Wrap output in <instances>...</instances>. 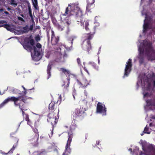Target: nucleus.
Returning a JSON list of instances; mask_svg holds the SVG:
<instances>
[{
  "label": "nucleus",
  "mask_w": 155,
  "mask_h": 155,
  "mask_svg": "<svg viewBox=\"0 0 155 155\" xmlns=\"http://www.w3.org/2000/svg\"><path fill=\"white\" fill-rule=\"evenodd\" d=\"M62 15L64 16H74L78 24L81 26H84V25L86 30H89L88 27L89 21L84 17L82 10L78 7H76L75 8L73 9L71 8V5H68V7L66 8L64 13Z\"/></svg>",
  "instance_id": "nucleus-1"
},
{
  "label": "nucleus",
  "mask_w": 155,
  "mask_h": 155,
  "mask_svg": "<svg viewBox=\"0 0 155 155\" xmlns=\"http://www.w3.org/2000/svg\"><path fill=\"white\" fill-rule=\"evenodd\" d=\"M144 50H145V54L149 60H153L155 58L154 56L155 51L152 47V44L146 40H144L143 41L142 46H140L138 48L139 51L138 58L139 59L140 63L141 64L143 63L144 61Z\"/></svg>",
  "instance_id": "nucleus-2"
},
{
  "label": "nucleus",
  "mask_w": 155,
  "mask_h": 155,
  "mask_svg": "<svg viewBox=\"0 0 155 155\" xmlns=\"http://www.w3.org/2000/svg\"><path fill=\"white\" fill-rule=\"evenodd\" d=\"M28 97L25 95H20L18 97H8L5 99L1 104H0V109L2 108L6 103L9 101H13L16 106H19V108L21 110H27L25 105L23 104L21 105V102L22 101L24 103H26Z\"/></svg>",
  "instance_id": "nucleus-3"
},
{
  "label": "nucleus",
  "mask_w": 155,
  "mask_h": 155,
  "mask_svg": "<svg viewBox=\"0 0 155 155\" xmlns=\"http://www.w3.org/2000/svg\"><path fill=\"white\" fill-rule=\"evenodd\" d=\"M32 38L31 35L29 37L25 38L24 40V43L22 45L24 48L28 51L31 52L33 49L34 56L38 57L40 55L39 49L34 46L35 42Z\"/></svg>",
  "instance_id": "nucleus-4"
},
{
  "label": "nucleus",
  "mask_w": 155,
  "mask_h": 155,
  "mask_svg": "<svg viewBox=\"0 0 155 155\" xmlns=\"http://www.w3.org/2000/svg\"><path fill=\"white\" fill-rule=\"evenodd\" d=\"M76 128V126L73 125H72L70 127V131L68 132V139L65 146V150L63 153V155H69L71 152V150L70 147L72 138L73 137V132L75 130Z\"/></svg>",
  "instance_id": "nucleus-5"
},
{
  "label": "nucleus",
  "mask_w": 155,
  "mask_h": 155,
  "mask_svg": "<svg viewBox=\"0 0 155 155\" xmlns=\"http://www.w3.org/2000/svg\"><path fill=\"white\" fill-rule=\"evenodd\" d=\"M86 111L85 108L83 107L75 109L73 114L74 120H76L78 118L80 119L84 118L87 115Z\"/></svg>",
  "instance_id": "nucleus-6"
},
{
  "label": "nucleus",
  "mask_w": 155,
  "mask_h": 155,
  "mask_svg": "<svg viewBox=\"0 0 155 155\" xmlns=\"http://www.w3.org/2000/svg\"><path fill=\"white\" fill-rule=\"evenodd\" d=\"M10 137H11V143L12 144H13V145L12 148L6 154H7V153H13V151L17 147L18 145V138L15 136V135L14 134H11Z\"/></svg>",
  "instance_id": "nucleus-7"
},
{
  "label": "nucleus",
  "mask_w": 155,
  "mask_h": 155,
  "mask_svg": "<svg viewBox=\"0 0 155 155\" xmlns=\"http://www.w3.org/2000/svg\"><path fill=\"white\" fill-rule=\"evenodd\" d=\"M96 112L97 113L102 114L103 116L106 115L107 108L104 104L98 102L97 105Z\"/></svg>",
  "instance_id": "nucleus-8"
},
{
  "label": "nucleus",
  "mask_w": 155,
  "mask_h": 155,
  "mask_svg": "<svg viewBox=\"0 0 155 155\" xmlns=\"http://www.w3.org/2000/svg\"><path fill=\"white\" fill-rule=\"evenodd\" d=\"M143 150L147 155H155V147L152 144L147 145L146 148L143 147Z\"/></svg>",
  "instance_id": "nucleus-9"
},
{
  "label": "nucleus",
  "mask_w": 155,
  "mask_h": 155,
  "mask_svg": "<svg viewBox=\"0 0 155 155\" xmlns=\"http://www.w3.org/2000/svg\"><path fill=\"white\" fill-rule=\"evenodd\" d=\"M48 118L47 119L48 121L51 123L52 127H54L57 123L59 116L58 115L54 117V114L53 113H49L48 115Z\"/></svg>",
  "instance_id": "nucleus-10"
},
{
  "label": "nucleus",
  "mask_w": 155,
  "mask_h": 155,
  "mask_svg": "<svg viewBox=\"0 0 155 155\" xmlns=\"http://www.w3.org/2000/svg\"><path fill=\"white\" fill-rule=\"evenodd\" d=\"M132 66V60L130 59L126 63V65L125 69L124 77H127L128 76L131 70Z\"/></svg>",
  "instance_id": "nucleus-11"
},
{
  "label": "nucleus",
  "mask_w": 155,
  "mask_h": 155,
  "mask_svg": "<svg viewBox=\"0 0 155 155\" xmlns=\"http://www.w3.org/2000/svg\"><path fill=\"white\" fill-rule=\"evenodd\" d=\"M39 139V134H32L29 137V141L33 146H36L38 143V140Z\"/></svg>",
  "instance_id": "nucleus-12"
},
{
  "label": "nucleus",
  "mask_w": 155,
  "mask_h": 155,
  "mask_svg": "<svg viewBox=\"0 0 155 155\" xmlns=\"http://www.w3.org/2000/svg\"><path fill=\"white\" fill-rule=\"evenodd\" d=\"M152 20V18L151 17L146 16L143 25L144 31H146L149 28L150 24Z\"/></svg>",
  "instance_id": "nucleus-13"
},
{
  "label": "nucleus",
  "mask_w": 155,
  "mask_h": 155,
  "mask_svg": "<svg viewBox=\"0 0 155 155\" xmlns=\"http://www.w3.org/2000/svg\"><path fill=\"white\" fill-rule=\"evenodd\" d=\"M59 40V37L55 36L54 31L53 30H51V42L52 45H55L58 44V42Z\"/></svg>",
  "instance_id": "nucleus-14"
},
{
  "label": "nucleus",
  "mask_w": 155,
  "mask_h": 155,
  "mask_svg": "<svg viewBox=\"0 0 155 155\" xmlns=\"http://www.w3.org/2000/svg\"><path fill=\"white\" fill-rule=\"evenodd\" d=\"M82 48L84 50L87 51L88 53H89L92 49L91 42L84 41L82 45Z\"/></svg>",
  "instance_id": "nucleus-15"
},
{
  "label": "nucleus",
  "mask_w": 155,
  "mask_h": 155,
  "mask_svg": "<svg viewBox=\"0 0 155 155\" xmlns=\"http://www.w3.org/2000/svg\"><path fill=\"white\" fill-rule=\"evenodd\" d=\"M77 81L78 84L83 88H85L89 85V82L87 81L86 78H81L80 81L77 79Z\"/></svg>",
  "instance_id": "nucleus-16"
},
{
  "label": "nucleus",
  "mask_w": 155,
  "mask_h": 155,
  "mask_svg": "<svg viewBox=\"0 0 155 155\" xmlns=\"http://www.w3.org/2000/svg\"><path fill=\"white\" fill-rule=\"evenodd\" d=\"M53 23L55 27L59 31H61L64 30L65 28V25H64L63 21H61L60 24L57 22V21H54Z\"/></svg>",
  "instance_id": "nucleus-17"
},
{
  "label": "nucleus",
  "mask_w": 155,
  "mask_h": 155,
  "mask_svg": "<svg viewBox=\"0 0 155 155\" xmlns=\"http://www.w3.org/2000/svg\"><path fill=\"white\" fill-rule=\"evenodd\" d=\"M34 27V25L32 24L31 25L29 28H28V26L27 25L25 26L23 28V29H21L20 31L22 34L28 33L29 31H32Z\"/></svg>",
  "instance_id": "nucleus-18"
},
{
  "label": "nucleus",
  "mask_w": 155,
  "mask_h": 155,
  "mask_svg": "<svg viewBox=\"0 0 155 155\" xmlns=\"http://www.w3.org/2000/svg\"><path fill=\"white\" fill-rule=\"evenodd\" d=\"M61 70L66 75L67 77L74 78L76 77L75 74L71 73V71L62 68Z\"/></svg>",
  "instance_id": "nucleus-19"
},
{
  "label": "nucleus",
  "mask_w": 155,
  "mask_h": 155,
  "mask_svg": "<svg viewBox=\"0 0 155 155\" xmlns=\"http://www.w3.org/2000/svg\"><path fill=\"white\" fill-rule=\"evenodd\" d=\"M88 26V27L89 29V30L87 31H90V33L87 34V35H88L87 37H86V38L84 40V41H85L88 42H91L90 40H91L94 37V35L95 33V32H94L93 33L91 31H90V28H89L88 26ZM87 31V30H86Z\"/></svg>",
  "instance_id": "nucleus-20"
},
{
  "label": "nucleus",
  "mask_w": 155,
  "mask_h": 155,
  "mask_svg": "<svg viewBox=\"0 0 155 155\" xmlns=\"http://www.w3.org/2000/svg\"><path fill=\"white\" fill-rule=\"evenodd\" d=\"M69 81V78H65L62 81V86L63 87L65 86L64 87L67 89L70 83Z\"/></svg>",
  "instance_id": "nucleus-21"
},
{
  "label": "nucleus",
  "mask_w": 155,
  "mask_h": 155,
  "mask_svg": "<svg viewBox=\"0 0 155 155\" xmlns=\"http://www.w3.org/2000/svg\"><path fill=\"white\" fill-rule=\"evenodd\" d=\"M52 65L53 64L51 63H50L48 65L47 72L48 75V78H50L51 76L50 71L51 69Z\"/></svg>",
  "instance_id": "nucleus-22"
},
{
  "label": "nucleus",
  "mask_w": 155,
  "mask_h": 155,
  "mask_svg": "<svg viewBox=\"0 0 155 155\" xmlns=\"http://www.w3.org/2000/svg\"><path fill=\"white\" fill-rule=\"evenodd\" d=\"M31 1L34 9L36 10H39V7L38 5V0H31Z\"/></svg>",
  "instance_id": "nucleus-23"
},
{
  "label": "nucleus",
  "mask_w": 155,
  "mask_h": 155,
  "mask_svg": "<svg viewBox=\"0 0 155 155\" xmlns=\"http://www.w3.org/2000/svg\"><path fill=\"white\" fill-rule=\"evenodd\" d=\"M62 21L64 24H66L68 26H69L71 24V20L68 17H67L64 19L63 21Z\"/></svg>",
  "instance_id": "nucleus-24"
},
{
  "label": "nucleus",
  "mask_w": 155,
  "mask_h": 155,
  "mask_svg": "<svg viewBox=\"0 0 155 155\" xmlns=\"http://www.w3.org/2000/svg\"><path fill=\"white\" fill-rule=\"evenodd\" d=\"M55 103L54 102H51L49 105V109L51 110H53L55 107Z\"/></svg>",
  "instance_id": "nucleus-25"
},
{
  "label": "nucleus",
  "mask_w": 155,
  "mask_h": 155,
  "mask_svg": "<svg viewBox=\"0 0 155 155\" xmlns=\"http://www.w3.org/2000/svg\"><path fill=\"white\" fill-rule=\"evenodd\" d=\"M93 5V3H88L87 5L86 8V11L87 12H91V7L92 5Z\"/></svg>",
  "instance_id": "nucleus-26"
},
{
  "label": "nucleus",
  "mask_w": 155,
  "mask_h": 155,
  "mask_svg": "<svg viewBox=\"0 0 155 155\" xmlns=\"http://www.w3.org/2000/svg\"><path fill=\"white\" fill-rule=\"evenodd\" d=\"M37 155H47L46 152L44 150H41L37 152Z\"/></svg>",
  "instance_id": "nucleus-27"
},
{
  "label": "nucleus",
  "mask_w": 155,
  "mask_h": 155,
  "mask_svg": "<svg viewBox=\"0 0 155 155\" xmlns=\"http://www.w3.org/2000/svg\"><path fill=\"white\" fill-rule=\"evenodd\" d=\"M25 120L27 121V124L30 125L31 126V123L30 120V119L29 118V116L28 114H25Z\"/></svg>",
  "instance_id": "nucleus-28"
},
{
  "label": "nucleus",
  "mask_w": 155,
  "mask_h": 155,
  "mask_svg": "<svg viewBox=\"0 0 155 155\" xmlns=\"http://www.w3.org/2000/svg\"><path fill=\"white\" fill-rule=\"evenodd\" d=\"M147 104L149 106H155V101L152 102L151 100H147Z\"/></svg>",
  "instance_id": "nucleus-29"
},
{
  "label": "nucleus",
  "mask_w": 155,
  "mask_h": 155,
  "mask_svg": "<svg viewBox=\"0 0 155 155\" xmlns=\"http://www.w3.org/2000/svg\"><path fill=\"white\" fill-rule=\"evenodd\" d=\"M11 25L8 24H4V27L6 28L8 30L10 31L12 29Z\"/></svg>",
  "instance_id": "nucleus-30"
},
{
  "label": "nucleus",
  "mask_w": 155,
  "mask_h": 155,
  "mask_svg": "<svg viewBox=\"0 0 155 155\" xmlns=\"http://www.w3.org/2000/svg\"><path fill=\"white\" fill-rule=\"evenodd\" d=\"M27 3L28 12H32V9L31 8V5L30 3L28 1L27 2Z\"/></svg>",
  "instance_id": "nucleus-31"
},
{
  "label": "nucleus",
  "mask_w": 155,
  "mask_h": 155,
  "mask_svg": "<svg viewBox=\"0 0 155 155\" xmlns=\"http://www.w3.org/2000/svg\"><path fill=\"white\" fill-rule=\"evenodd\" d=\"M10 4L13 5L14 7H15L17 5V3L15 0H11Z\"/></svg>",
  "instance_id": "nucleus-32"
},
{
  "label": "nucleus",
  "mask_w": 155,
  "mask_h": 155,
  "mask_svg": "<svg viewBox=\"0 0 155 155\" xmlns=\"http://www.w3.org/2000/svg\"><path fill=\"white\" fill-rule=\"evenodd\" d=\"M28 14L30 17V18H31V21L33 23L32 24H33V25H34V24H35V21H34V19L33 17V15L32 14V12H28Z\"/></svg>",
  "instance_id": "nucleus-33"
},
{
  "label": "nucleus",
  "mask_w": 155,
  "mask_h": 155,
  "mask_svg": "<svg viewBox=\"0 0 155 155\" xmlns=\"http://www.w3.org/2000/svg\"><path fill=\"white\" fill-rule=\"evenodd\" d=\"M7 22L6 21L2 20L0 21V27H4V24L6 23Z\"/></svg>",
  "instance_id": "nucleus-34"
},
{
  "label": "nucleus",
  "mask_w": 155,
  "mask_h": 155,
  "mask_svg": "<svg viewBox=\"0 0 155 155\" xmlns=\"http://www.w3.org/2000/svg\"><path fill=\"white\" fill-rule=\"evenodd\" d=\"M150 78H147V79H145V80L147 81L146 83H147V90H149L151 84L150 83L148 82L149 81V79Z\"/></svg>",
  "instance_id": "nucleus-35"
},
{
  "label": "nucleus",
  "mask_w": 155,
  "mask_h": 155,
  "mask_svg": "<svg viewBox=\"0 0 155 155\" xmlns=\"http://www.w3.org/2000/svg\"><path fill=\"white\" fill-rule=\"evenodd\" d=\"M149 130V128L148 127H147L146 126L144 128V132L145 133V134H149L150 133V132H148V130Z\"/></svg>",
  "instance_id": "nucleus-36"
},
{
  "label": "nucleus",
  "mask_w": 155,
  "mask_h": 155,
  "mask_svg": "<svg viewBox=\"0 0 155 155\" xmlns=\"http://www.w3.org/2000/svg\"><path fill=\"white\" fill-rule=\"evenodd\" d=\"M35 39L37 41H38L40 40L41 38L40 37V36H39V35H37L35 37Z\"/></svg>",
  "instance_id": "nucleus-37"
},
{
  "label": "nucleus",
  "mask_w": 155,
  "mask_h": 155,
  "mask_svg": "<svg viewBox=\"0 0 155 155\" xmlns=\"http://www.w3.org/2000/svg\"><path fill=\"white\" fill-rule=\"evenodd\" d=\"M58 58H56L55 59V61L57 62H60L61 61V57L60 55L58 56Z\"/></svg>",
  "instance_id": "nucleus-38"
},
{
  "label": "nucleus",
  "mask_w": 155,
  "mask_h": 155,
  "mask_svg": "<svg viewBox=\"0 0 155 155\" xmlns=\"http://www.w3.org/2000/svg\"><path fill=\"white\" fill-rule=\"evenodd\" d=\"M33 131L35 133L34 134H38V130L36 128H34L33 129Z\"/></svg>",
  "instance_id": "nucleus-39"
},
{
  "label": "nucleus",
  "mask_w": 155,
  "mask_h": 155,
  "mask_svg": "<svg viewBox=\"0 0 155 155\" xmlns=\"http://www.w3.org/2000/svg\"><path fill=\"white\" fill-rule=\"evenodd\" d=\"M36 47L40 49L41 48V45L40 43H38L36 45Z\"/></svg>",
  "instance_id": "nucleus-40"
},
{
  "label": "nucleus",
  "mask_w": 155,
  "mask_h": 155,
  "mask_svg": "<svg viewBox=\"0 0 155 155\" xmlns=\"http://www.w3.org/2000/svg\"><path fill=\"white\" fill-rule=\"evenodd\" d=\"M77 62L78 64H81V59L80 58H78L77 59Z\"/></svg>",
  "instance_id": "nucleus-41"
},
{
  "label": "nucleus",
  "mask_w": 155,
  "mask_h": 155,
  "mask_svg": "<svg viewBox=\"0 0 155 155\" xmlns=\"http://www.w3.org/2000/svg\"><path fill=\"white\" fill-rule=\"evenodd\" d=\"M74 39L73 38H70L69 39V40H68L72 44L73 43V41L74 40Z\"/></svg>",
  "instance_id": "nucleus-42"
},
{
  "label": "nucleus",
  "mask_w": 155,
  "mask_h": 155,
  "mask_svg": "<svg viewBox=\"0 0 155 155\" xmlns=\"http://www.w3.org/2000/svg\"><path fill=\"white\" fill-rule=\"evenodd\" d=\"M18 20H19L21 21H24V20L23 18L21 17H18Z\"/></svg>",
  "instance_id": "nucleus-43"
},
{
  "label": "nucleus",
  "mask_w": 155,
  "mask_h": 155,
  "mask_svg": "<svg viewBox=\"0 0 155 155\" xmlns=\"http://www.w3.org/2000/svg\"><path fill=\"white\" fill-rule=\"evenodd\" d=\"M93 67L96 69H97L98 67V66H97L94 63L93 64Z\"/></svg>",
  "instance_id": "nucleus-44"
},
{
  "label": "nucleus",
  "mask_w": 155,
  "mask_h": 155,
  "mask_svg": "<svg viewBox=\"0 0 155 155\" xmlns=\"http://www.w3.org/2000/svg\"><path fill=\"white\" fill-rule=\"evenodd\" d=\"M9 88H11V90L13 92H14L15 89H14V87H9Z\"/></svg>",
  "instance_id": "nucleus-45"
},
{
  "label": "nucleus",
  "mask_w": 155,
  "mask_h": 155,
  "mask_svg": "<svg viewBox=\"0 0 155 155\" xmlns=\"http://www.w3.org/2000/svg\"><path fill=\"white\" fill-rule=\"evenodd\" d=\"M4 13H5V14H6V15H8L9 14V13L8 12H7V11L4 12Z\"/></svg>",
  "instance_id": "nucleus-46"
},
{
  "label": "nucleus",
  "mask_w": 155,
  "mask_h": 155,
  "mask_svg": "<svg viewBox=\"0 0 155 155\" xmlns=\"http://www.w3.org/2000/svg\"><path fill=\"white\" fill-rule=\"evenodd\" d=\"M27 93V92L26 91V90H25V91L24 92V95H25Z\"/></svg>",
  "instance_id": "nucleus-47"
},
{
  "label": "nucleus",
  "mask_w": 155,
  "mask_h": 155,
  "mask_svg": "<svg viewBox=\"0 0 155 155\" xmlns=\"http://www.w3.org/2000/svg\"><path fill=\"white\" fill-rule=\"evenodd\" d=\"M84 70L89 74V73L87 70L86 68L85 67L84 68Z\"/></svg>",
  "instance_id": "nucleus-48"
},
{
  "label": "nucleus",
  "mask_w": 155,
  "mask_h": 155,
  "mask_svg": "<svg viewBox=\"0 0 155 155\" xmlns=\"http://www.w3.org/2000/svg\"><path fill=\"white\" fill-rule=\"evenodd\" d=\"M21 110L22 111V115L24 116V114H25V112L24 111V110Z\"/></svg>",
  "instance_id": "nucleus-49"
},
{
  "label": "nucleus",
  "mask_w": 155,
  "mask_h": 155,
  "mask_svg": "<svg viewBox=\"0 0 155 155\" xmlns=\"http://www.w3.org/2000/svg\"><path fill=\"white\" fill-rule=\"evenodd\" d=\"M47 36H48V39H50V36L49 35L48 32H47Z\"/></svg>",
  "instance_id": "nucleus-50"
},
{
  "label": "nucleus",
  "mask_w": 155,
  "mask_h": 155,
  "mask_svg": "<svg viewBox=\"0 0 155 155\" xmlns=\"http://www.w3.org/2000/svg\"><path fill=\"white\" fill-rule=\"evenodd\" d=\"M148 94V93H145L144 95V97H146V96H147V94Z\"/></svg>",
  "instance_id": "nucleus-51"
},
{
  "label": "nucleus",
  "mask_w": 155,
  "mask_h": 155,
  "mask_svg": "<svg viewBox=\"0 0 155 155\" xmlns=\"http://www.w3.org/2000/svg\"><path fill=\"white\" fill-rule=\"evenodd\" d=\"M22 87L25 91L26 90L25 88L23 86H22Z\"/></svg>",
  "instance_id": "nucleus-52"
},
{
  "label": "nucleus",
  "mask_w": 155,
  "mask_h": 155,
  "mask_svg": "<svg viewBox=\"0 0 155 155\" xmlns=\"http://www.w3.org/2000/svg\"><path fill=\"white\" fill-rule=\"evenodd\" d=\"M3 11V9H2V8L0 9V12H2V11Z\"/></svg>",
  "instance_id": "nucleus-53"
},
{
  "label": "nucleus",
  "mask_w": 155,
  "mask_h": 155,
  "mask_svg": "<svg viewBox=\"0 0 155 155\" xmlns=\"http://www.w3.org/2000/svg\"><path fill=\"white\" fill-rule=\"evenodd\" d=\"M152 123H151L150 124H149V125L150 126V127H151V126H152Z\"/></svg>",
  "instance_id": "nucleus-54"
},
{
  "label": "nucleus",
  "mask_w": 155,
  "mask_h": 155,
  "mask_svg": "<svg viewBox=\"0 0 155 155\" xmlns=\"http://www.w3.org/2000/svg\"><path fill=\"white\" fill-rule=\"evenodd\" d=\"M144 133H145L144 132V131H143V132L141 134V136H143L144 135Z\"/></svg>",
  "instance_id": "nucleus-55"
},
{
  "label": "nucleus",
  "mask_w": 155,
  "mask_h": 155,
  "mask_svg": "<svg viewBox=\"0 0 155 155\" xmlns=\"http://www.w3.org/2000/svg\"><path fill=\"white\" fill-rule=\"evenodd\" d=\"M152 118L155 119V116H153L152 117Z\"/></svg>",
  "instance_id": "nucleus-56"
},
{
  "label": "nucleus",
  "mask_w": 155,
  "mask_h": 155,
  "mask_svg": "<svg viewBox=\"0 0 155 155\" xmlns=\"http://www.w3.org/2000/svg\"><path fill=\"white\" fill-rule=\"evenodd\" d=\"M7 10H8V11H10V10H11V8H7Z\"/></svg>",
  "instance_id": "nucleus-57"
},
{
  "label": "nucleus",
  "mask_w": 155,
  "mask_h": 155,
  "mask_svg": "<svg viewBox=\"0 0 155 155\" xmlns=\"http://www.w3.org/2000/svg\"><path fill=\"white\" fill-rule=\"evenodd\" d=\"M44 138V137H43V136H41L40 137V139H42V138Z\"/></svg>",
  "instance_id": "nucleus-58"
},
{
  "label": "nucleus",
  "mask_w": 155,
  "mask_h": 155,
  "mask_svg": "<svg viewBox=\"0 0 155 155\" xmlns=\"http://www.w3.org/2000/svg\"><path fill=\"white\" fill-rule=\"evenodd\" d=\"M153 85L154 86H155V80L153 81Z\"/></svg>",
  "instance_id": "nucleus-59"
},
{
  "label": "nucleus",
  "mask_w": 155,
  "mask_h": 155,
  "mask_svg": "<svg viewBox=\"0 0 155 155\" xmlns=\"http://www.w3.org/2000/svg\"><path fill=\"white\" fill-rule=\"evenodd\" d=\"M97 143V145H99V141H98V142Z\"/></svg>",
  "instance_id": "nucleus-60"
},
{
  "label": "nucleus",
  "mask_w": 155,
  "mask_h": 155,
  "mask_svg": "<svg viewBox=\"0 0 155 155\" xmlns=\"http://www.w3.org/2000/svg\"><path fill=\"white\" fill-rule=\"evenodd\" d=\"M3 94H4V93H1V92H0V94H1V95H2Z\"/></svg>",
  "instance_id": "nucleus-61"
},
{
  "label": "nucleus",
  "mask_w": 155,
  "mask_h": 155,
  "mask_svg": "<svg viewBox=\"0 0 155 155\" xmlns=\"http://www.w3.org/2000/svg\"><path fill=\"white\" fill-rule=\"evenodd\" d=\"M65 55H66V54H65H65H64V56H63V57H64H64H65Z\"/></svg>",
  "instance_id": "nucleus-62"
},
{
  "label": "nucleus",
  "mask_w": 155,
  "mask_h": 155,
  "mask_svg": "<svg viewBox=\"0 0 155 155\" xmlns=\"http://www.w3.org/2000/svg\"><path fill=\"white\" fill-rule=\"evenodd\" d=\"M143 78V79L144 78H141V81H142L143 80V79H142Z\"/></svg>",
  "instance_id": "nucleus-63"
},
{
  "label": "nucleus",
  "mask_w": 155,
  "mask_h": 155,
  "mask_svg": "<svg viewBox=\"0 0 155 155\" xmlns=\"http://www.w3.org/2000/svg\"><path fill=\"white\" fill-rule=\"evenodd\" d=\"M65 127L66 128H68V126H65Z\"/></svg>",
  "instance_id": "nucleus-64"
}]
</instances>
